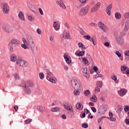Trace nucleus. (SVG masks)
Here are the masks:
<instances>
[{
  "instance_id": "obj_1",
  "label": "nucleus",
  "mask_w": 129,
  "mask_h": 129,
  "mask_svg": "<svg viewBox=\"0 0 129 129\" xmlns=\"http://www.w3.org/2000/svg\"><path fill=\"white\" fill-rule=\"evenodd\" d=\"M72 87L75 89L74 94L76 96L79 95L80 92L82 91V85L76 78H73L72 79Z\"/></svg>"
},
{
  "instance_id": "obj_2",
  "label": "nucleus",
  "mask_w": 129,
  "mask_h": 129,
  "mask_svg": "<svg viewBox=\"0 0 129 129\" xmlns=\"http://www.w3.org/2000/svg\"><path fill=\"white\" fill-rule=\"evenodd\" d=\"M16 64L19 67H29L30 65L29 62L22 58H18L16 61Z\"/></svg>"
},
{
  "instance_id": "obj_3",
  "label": "nucleus",
  "mask_w": 129,
  "mask_h": 129,
  "mask_svg": "<svg viewBox=\"0 0 129 129\" xmlns=\"http://www.w3.org/2000/svg\"><path fill=\"white\" fill-rule=\"evenodd\" d=\"M114 38L116 41V43L119 46H121L123 45V43H124V39L123 38L119 37V33L118 32H115L114 33Z\"/></svg>"
},
{
  "instance_id": "obj_4",
  "label": "nucleus",
  "mask_w": 129,
  "mask_h": 129,
  "mask_svg": "<svg viewBox=\"0 0 129 129\" xmlns=\"http://www.w3.org/2000/svg\"><path fill=\"white\" fill-rule=\"evenodd\" d=\"M90 9V6L87 5L86 7L83 8L81 9L80 12H79V16L80 17H84L88 13V11Z\"/></svg>"
},
{
  "instance_id": "obj_5",
  "label": "nucleus",
  "mask_w": 129,
  "mask_h": 129,
  "mask_svg": "<svg viewBox=\"0 0 129 129\" xmlns=\"http://www.w3.org/2000/svg\"><path fill=\"white\" fill-rule=\"evenodd\" d=\"M2 29L7 34H10V33L13 32V27L9 24H3L2 25Z\"/></svg>"
},
{
  "instance_id": "obj_6",
  "label": "nucleus",
  "mask_w": 129,
  "mask_h": 129,
  "mask_svg": "<svg viewBox=\"0 0 129 129\" xmlns=\"http://www.w3.org/2000/svg\"><path fill=\"white\" fill-rule=\"evenodd\" d=\"M81 71L85 77L87 78V79H89L90 76L88 71L87 70V67L86 66H83L81 69Z\"/></svg>"
},
{
  "instance_id": "obj_7",
  "label": "nucleus",
  "mask_w": 129,
  "mask_h": 129,
  "mask_svg": "<svg viewBox=\"0 0 129 129\" xmlns=\"http://www.w3.org/2000/svg\"><path fill=\"white\" fill-rule=\"evenodd\" d=\"M98 113L101 115L102 114H104V113H105V112L106 111V106L105 105L100 106L98 108Z\"/></svg>"
},
{
  "instance_id": "obj_8",
  "label": "nucleus",
  "mask_w": 129,
  "mask_h": 129,
  "mask_svg": "<svg viewBox=\"0 0 129 129\" xmlns=\"http://www.w3.org/2000/svg\"><path fill=\"white\" fill-rule=\"evenodd\" d=\"M2 12L4 14H9L10 12V7L8 4L5 3L2 7Z\"/></svg>"
},
{
  "instance_id": "obj_9",
  "label": "nucleus",
  "mask_w": 129,
  "mask_h": 129,
  "mask_svg": "<svg viewBox=\"0 0 129 129\" xmlns=\"http://www.w3.org/2000/svg\"><path fill=\"white\" fill-rule=\"evenodd\" d=\"M63 58L67 64H70V63H71V58L69 56V54L68 53H66L63 54Z\"/></svg>"
},
{
  "instance_id": "obj_10",
  "label": "nucleus",
  "mask_w": 129,
  "mask_h": 129,
  "mask_svg": "<svg viewBox=\"0 0 129 129\" xmlns=\"http://www.w3.org/2000/svg\"><path fill=\"white\" fill-rule=\"evenodd\" d=\"M27 46L28 47L34 46V39L31 36L27 37Z\"/></svg>"
},
{
  "instance_id": "obj_11",
  "label": "nucleus",
  "mask_w": 129,
  "mask_h": 129,
  "mask_svg": "<svg viewBox=\"0 0 129 129\" xmlns=\"http://www.w3.org/2000/svg\"><path fill=\"white\" fill-rule=\"evenodd\" d=\"M62 37L63 39H64V40L69 39V38H70V32L64 30L62 34Z\"/></svg>"
},
{
  "instance_id": "obj_12",
  "label": "nucleus",
  "mask_w": 129,
  "mask_h": 129,
  "mask_svg": "<svg viewBox=\"0 0 129 129\" xmlns=\"http://www.w3.org/2000/svg\"><path fill=\"white\" fill-rule=\"evenodd\" d=\"M10 45H21V41L20 40L16 39L13 38L11 40V41L9 42Z\"/></svg>"
},
{
  "instance_id": "obj_13",
  "label": "nucleus",
  "mask_w": 129,
  "mask_h": 129,
  "mask_svg": "<svg viewBox=\"0 0 129 129\" xmlns=\"http://www.w3.org/2000/svg\"><path fill=\"white\" fill-rule=\"evenodd\" d=\"M44 71L45 72V75H46V78L47 80V79L50 78V77H52L53 76V73L50 71V70L48 69H45Z\"/></svg>"
},
{
  "instance_id": "obj_14",
  "label": "nucleus",
  "mask_w": 129,
  "mask_h": 129,
  "mask_svg": "<svg viewBox=\"0 0 129 129\" xmlns=\"http://www.w3.org/2000/svg\"><path fill=\"white\" fill-rule=\"evenodd\" d=\"M98 26L103 31V32H106V31H107V27H106V26H105L103 23L101 22H99Z\"/></svg>"
},
{
  "instance_id": "obj_15",
  "label": "nucleus",
  "mask_w": 129,
  "mask_h": 129,
  "mask_svg": "<svg viewBox=\"0 0 129 129\" xmlns=\"http://www.w3.org/2000/svg\"><path fill=\"white\" fill-rule=\"evenodd\" d=\"M18 56L16 53H12L10 56V61L11 62H17Z\"/></svg>"
},
{
  "instance_id": "obj_16",
  "label": "nucleus",
  "mask_w": 129,
  "mask_h": 129,
  "mask_svg": "<svg viewBox=\"0 0 129 129\" xmlns=\"http://www.w3.org/2000/svg\"><path fill=\"white\" fill-rule=\"evenodd\" d=\"M100 2L97 3L91 9V13L96 12L99 8H100Z\"/></svg>"
},
{
  "instance_id": "obj_17",
  "label": "nucleus",
  "mask_w": 129,
  "mask_h": 129,
  "mask_svg": "<svg viewBox=\"0 0 129 129\" xmlns=\"http://www.w3.org/2000/svg\"><path fill=\"white\" fill-rule=\"evenodd\" d=\"M53 26L55 31H59L60 30V24H59L58 22H54Z\"/></svg>"
},
{
  "instance_id": "obj_18",
  "label": "nucleus",
  "mask_w": 129,
  "mask_h": 129,
  "mask_svg": "<svg viewBox=\"0 0 129 129\" xmlns=\"http://www.w3.org/2000/svg\"><path fill=\"white\" fill-rule=\"evenodd\" d=\"M126 90L124 89H121L120 90L118 91V93L120 96H124L126 94Z\"/></svg>"
},
{
  "instance_id": "obj_19",
  "label": "nucleus",
  "mask_w": 129,
  "mask_h": 129,
  "mask_svg": "<svg viewBox=\"0 0 129 129\" xmlns=\"http://www.w3.org/2000/svg\"><path fill=\"white\" fill-rule=\"evenodd\" d=\"M56 3L62 9H66V6H65V4H64V2H63V1L60 0L59 2L57 1Z\"/></svg>"
},
{
  "instance_id": "obj_20",
  "label": "nucleus",
  "mask_w": 129,
  "mask_h": 129,
  "mask_svg": "<svg viewBox=\"0 0 129 129\" xmlns=\"http://www.w3.org/2000/svg\"><path fill=\"white\" fill-rule=\"evenodd\" d=\"M18 18L21 21H23V22L26 21V20H25V16H24V13H23V12L20 11L19 12Z\"/></svg>"
},
{
  "instance_id": "obj_21",
  "label": "nucleus",
  "mask_w": 129,
  "mask_h": 129,
  "mask_svg": "<svg viewBox=\"0 0 129 129\" xmlns=\"http://www.w3.org/2000/svg\"><path fill=\"white\" fill-rule=\"evenodd\" d=\"M24 91L25 93H26V94H30V93H31V89L30 88H29V87L26 86H24Z\"/></svg>"
},
{
  "instance_id": "obj_22",
  "label": "nucleus",
  "mask_w": 129,
  "mask_h": 129,
  "mask_svg": "<svg viewBox=\"0 0 129 129\" xmlns=\"http://www.w3.org/2000/svg\"><path fill=\"white\" fill-rule=\"evenodd\" d=\"M64 109L68 110L70 112H73V107L72 106H68L64 104H63Z\"/></svg>"
},
{
  "instance_id": "obj_23",
  "label": "nucleus",
  "mask_w": 129,
  "mask_h": 129,
  "mask_svg": "<svg viewBox=\"0 0 129 129\" xmlns=\"http://www.w3.org/2000/svg\"><path fill=\"white\" fill-rule=\"evenodd\" d=\"M115 54H116V55H117V56L118 58H119V60H120L121 61H123V56H122V55H121V53H120V52H119V51H116Z\"/></svg>"
},
{
  "instance_id": "obj_24",
  "label": "nucleus",
  "mask_w": 129,
  "mask_h": 129,
  "mask_svg": "<svg viewBox=\"0 0 129 129\" xmlns=\"http://www.w3.org/2000/svg\"><path fill=\"white\" fill-rule=\"evenodd\" d=\"M25 86H27L28 87H33L34 86V83L32 81H28L25 83Z\"/></svg>"
},
{
  "instance_id": "obj_25",
  "label": "nucleus",
  "mask_w": 129,
  "mask_h": 129,
  "mask_svg": "<svg viewBox=\"0 0 129 129\" xmlns=\"http://www.w3.org/2000/svg\"><path fill=\"white\" fill-rule=\"evenodd\" d=\"M48 81L51 82V83H56L57 82V79L55 77H51L48 79H47Z\"/></svg>"
},
{
  "instance_id": "obj_26",
  "label": "nucleus",
  "mask_w": 129,
  "mask_h": 129,
  "mask_svg": "<svg viewBox=\"0 0 129 129\" xmlns=\"http://www.w3.org/2000/svg\"><path fill=\"white\" fill-rule=\"evenodd\" d=\"M76 108L78 110L83 109V105H81V103H78L76 104Z\"/></svg>"
},
{
  "instance_id": "obj_27",
  "label": "nucleus",
  "mask_w": 129,
  "mask_h": 129,
  "mask_svg": "<svg viewBox=\"0 0 129 129\" xmlns=\"http://www.w3.org/2000/svg\"><path fill=\"white\" fill-rule=\"evenodd\" d=\"M128 29H129V20H127L125 23L124 30H125L126 31H128Z\"/></svg>"
},
{
  "instance_id": "obj_28",
  "label": "nucleus",
  "mask_w": 129,
  "mask_h": 129,
  "mask_svg": "<svg viewBox=\"0 0 129 129\" xmlns=\"http://www.w3.org/2000/svg\"><path fill=\"white\" fill-rule=\"evenodd\" d=\"M90 100H91L92 102H96V101H97V97L95 95H93L92 97L90 98Z\"/></svg>"
},
{
  "instance_id": "obj_29",
  "label": "nucleus",
  "mask_w": 129,
  "mask_h": 129,
  "mask_svg": "<svg viewBox=\"0 0 129 129\" xmlns=\"http://www.w3.org/2000/svg\"><path fill=\"white\" fill-rule=\"evenodd\" d=\"M37 109L38 111H40V112H44V111H45V108L43 106H38Z\"/></svg>"
},
{
  "instance_id": "obj_30",
  "label": "nucleus",
  "mask_w": 129,
  "mask_h": 129,
  "mask_svg": "<svg viewBox=\"0 0 129 129\" xmlns=\"http://www.w3.org/2000/svg\"><path fill=\"white\" fill-rule=\"evenodd\" d=\"M127 33V30H124L122 31L120 34H119V37H123L124 36H125L126 35V33Z\"/></svg>"
},
{
  "instance_id": "obj_31",
  "label": "nucleus",
  "mask_w": 129,
  "mask_h": 129,
  "mask_svg": "<svg viewBox=\"0 0 129 129\" xmlns=\"http://www.w3.org/2000/svg\"><path fill=\"white\" fill-rule=\"evenodd\" d=\"M60 109L59 107L52 108L51 109L52 112H60Z\"/></svg>"
},
{
  "instance_id": "obj_32",
  "label": "nucleus",
  "mask_w": 129,
  "mask_h": 129,
  "mask_svg": "<svg viewBox=\"0 0 129 129\" xmlns=\"http://www.w3.org/2000/svg\"><path fill=\"white\" fill-rule=\"evenodd\" d=\"M112 80H113L115 83H117L118 82V81H117V77H116V75H113L111 77Z\"/></svg>"
},
{
  "instance_id": "obj_33",
  "label": "nucleus",
  "mask_w": 129,
  "mask_h": 129,
  "mask_svg": "<svg viewBox=\"0 0 129 129\" xmlns=\"http://www.w3.org/2000/svg\"><path fill=\"white\" fill-rule=\"evenodd\" d=\"M96 87L101 88V87H102V81H99L97 82Z\"/></svg>"
},
{
  "instance_id": "obj_34",
  "label": "nucleus",
  "mask_w": 129,
  "mask_h": 129,
  "mask_svg": "<svg viewBox=\"0 0 129 129\" xmlns=\"http://www.w3.org/2000/svg\"><path fill=\"white\" fill-rule=\"evenodd\" d=\"M90 41L93 43V45L95 46L96 45V39L94 37H92Z\"/></svg>"
},
{
  "instance_id": "obj_35",
  "label": "nucleus",
  "mask_w": 129,
  "mask_h": 129,
  "mask_svg": "<svg viewBox=\"0 0 129 129\" xmlns=\"http://www.w3.org/2000/svg\"><path fill=\"white\" fill-rule=\"evenodd\" d=\"M85 53V51H80L79 53H78L77 54V52L75 53V54L77 55V56H78L79 57H82V56H83V55H84V53Z\"/></svg>"
},
{
  "instance_id": "obj_36",
  "label": "nucleus",
  "mask_w": 129,
  "mask_h": 129,
  "mask_svg": "<svg viewBox=\"0 0 129 129\" xmlns=\"http://www.w3.org/2000/svg\"><path fill=\"white\" fill-rule=\"evenodd\" d=\"M115 17L116 18V20H119V19L121 18V15L120 13H116L115 14Z\"/></svg>"
},
{
  "instance_id": "obj_37",
  "label": "nucleus",
  "mask_w": 129,
  "mask_h": 129,
  "mask_svg": "<svg viewBox=\"0 0 129 129\" xmlns=\"http://www.w3.org/2000/svg\"><path fill=\"white\" fill-rule=\"evenodd\" d=\"M39 77L41 80H44V78H45V74H44L43 73H40L39 74Z\"/></svg>"
},
{
  "instance_id": "obj_38",
  "label": "nucleus",
  "mask_w": 129,
  "mask_h": 129,
  "mask_svg": "<svg viewBox=\"0 0 129 129\" xmlns=\"http://www.w3.org/2000/svg\"><path fill=\"white\" fill-rule=\"evenodd\" d=\"M14 77L16 80H19V79H20V76L19 75L18 73H15L14 74Z\"/></svg>"
},
{
  "instance_id": "obj_39",
  "label": "nucleus",
  "mask_w": 129,
  "mask_h": 129,
  "mask_svg": "<svg viewBox=\"0 0 129 129\" xmlns=\"http://www.w3.org/2000/svg\"><path fill=\"white\" fill-rule=\"evenodd\" d=\"M78 46L79 48H81V49H84V50H85V46H84L83 45V43H82V42H79Z\"/></svg>"
},
{
  "instance_id": "obj_40",
  "label": "nucleus",
  "mask_w": 129,
  "mask_h": 129,
  "mask_svg": "<svg viewBox=\"0 0 129 129\" xmlns=\"http://www.w3.org/2000/svg\"><path fill=\"white\" fill-rule=\"evenodd\" d=\"M123 18H124V19H126V20H128V19H129V12L125 13L123 15Z\"/></svg>"
},
{
  "instance_id": "obj_41",
  "label": "nucleus",
  "mask_w": 129,
  "mask_h": 129,
  "mask_svg": "<svg viewBox=\"0 0 129 129\" xmlns=\"http://www.w3.org/2000/svg\"><path fill=\"white\" fill-rule=\"evenodd\" d=\"M89 27H90V28H91L92 27H95V28H96L97 27V24L94 23H90L89 24Z\"/></svg>"
},
{
  "instance_id": "obj_42",
  "label": "nucleus",
  "mask_w": 129,
  "mask_h": 129,
  "mask_svg": "<svg viewBox=\"0 0 129 129\" xmlns=\"http://www.w3.org/2000/svg\"><path fill=\"white\" fill-rule=\"evenodd\" d=\"M28 20L30 22H34V21H35V18H34V17H33V16L30 15L28 16Z\"/></svg>"
},
{
  "instance_id": "obj_43",
  "label": "nucleus",
  "mask_w": 129,
  "mask_h": 129,
  "mask_svg": "<svg viewBox=\"0 0 129 129\" xmlns=\"http://www.w3.org/2000/svg\"><path fill=\"white\" fill-rule=\"evenodd\" d=\"M126 69H127L126 66H125V65H123L120 67V70L121 71H123V72L125 71Z\"/></svg>"
},
{
  "instance_id": "obj_44",
  "label": "nucleus",
  "mask_w": 129,
  "mask_h": 129,
  "mask_svg": "<svg viewBox=\"0 0 129 129\" xmlns=\"http://www.w3.org/2000/svg\"><path fill=\"white\" fill-rule=\"evenodd\" d=\"M12 44H10V43H9V46L10 47V51L11 53H13V52H14V47H13V45H12Z\"/></svg>"
},
{
  "instance_id": "obj_45",
  "label": "nucleus",
  "mask_w": 129,
  "mask_h": 129,
  "mask_svg": "<svg viewBox=\"0 0 129 129\" xmlns=\"http://www.w3.org/2000/svg\"><path fill=\"white\" fill-rule=\"evenodd\" d=\"M81 3V7H83L84 6V4L86 3V0H79Z\"/></svg>"
},
{
  "instance_id": "obj_46",
  "label": "nucleus",
  "mask_w": 129,
  "mask_h": 129,
  "mask_svg": "<svg viewBox=\"0 0 129 129\" xmlns=\"http://www.w3.org/2000/svg\"><path fill=\"white\" fill-rule=\"evenodd\" d=\"M22 41L23 44H26L28 46V39L26 40L25 38H23Z\"/></svg>"
},
{
  "instance_id": "obj_47",
  "label": "nucleus",
  "mask_w": 129,
  "mask_h": 129,
  "mask_svg": "<svg viewBox=\"0 0 129 129\" xmlns=\"http://www.w3.org/2000/svg\"><path fill=\"white\" fill-rule=\"evenodd\" d=\"M109 117H107L108 119H109V118H112L113 117V114H112V112H109Z\"/></svg>"
},
{
  "instance_id": "obj_48",
  "label": "nucleus",
  "mask_w": 129,
  "mask_h": 129,
  "mask_svg": "<svg viewBox=\"0 0 129 129\" xmlns=\"http://www.w3.org/2000/svg\"><path fill=\"white\" fill-rule=\"evenodd\" d=\"M82 126L84 128H87V127H88V124L84 123L82 124Z\"/></svg>"
},
{
  "instance_id": "obj_49",
  "label": "nucleus",
  "mask_w": 129,
  "mask_h": 129,
  "mask_svg": "<svg viewBox=\"0 0 129 129\" xmlns=\"http://www.w3.org/2000/svg\"><path fill=\"white\" fill-rule=\"evenodd\" d=\"M83 62L84 64H87V63H88V60L87 58H86V57H85L83 58Z\"/></svg>"
},
{
  "instance_id": "obj_50",
  "label": "nucleus",
  "mask_w": 129,
  "mask_h": 129,
  "mask_svg": "<svg viewBox=\"0 0 129 129\" xmlns=\"http://www.w3.org/2000/svg\"><path fill=\"white\" fill-rule=\"evenodd\" d=\"M90 94V91L89 90H86L84 92V94L85 96H87V95H89Z\"/></svg>"
},
{
  "instance_id": "obj_51",
  "label": "nucleus",
  "mask_w": 129,
  "mask_h": 129,
  "mask_svg": "<svg viewBox=\"0 0 129 129\" xmlns=\"http://www.w3.org/2000/svg\"><path fill=\"white\" fill-rule=\"evenodd\" d=\"M84 38H85V39H86V40H91V37H90V36L89 35H84Z\"/></svg>"
},
{
  "instance_id": "obj_52",
  "label": "nucleus",
  "mask_w": 129,
  "mask_h": 129,
  "mask_svg": "<svg viewBox=\"0 0 129 129\" xmlns=\"http://www.w3.org/2000/svg\"><path fill=\"white\" fill-rule=\"evenodd\" d=\"M38 12L39 13H40L41 16H43V15H44V13L43 12V10H42V8H39Z\"/></svg>"
},
{
  "instance_id": "obj_53",
  "label": "nucleus",
  "mask_w": 129,
  "mask_h": 129,
  "mask_svg": "<svg viewBox=\"0 0 129 129\" xmlns=\"http://www.w3.org/2000/svg\"><path fill=\"white\" fill-rule=\"evenodd\" d=\"M122 110H123V107L122 106H121L118 108V112L120 113L121 112V111H122Z\"/></svg>"
},
{
  "instance_id": "obj_54",
  "label": "nucleus",
  "mask_w": 129,
  "mask_h": 129,
  "mask_svg": "<svg viewBox=\"0 0 129 129\" xmlns=\"http://www.w3.org/2000/svg\"><path fill=\"white\" fill-rule=\"evenodd\" d=\"M99 77H102V75L101 74H97L95 76V78L96 79V78H99Z\"/></svg>"
},
{
  "instance_id": "obj_55",
  "label": "nucleus",
  "mask_w": 129,
  "mask_h": 129,
  "mask_svg": "<svg viewBox=\"0 0 129 129\" xmlns=\"http://www.w3.org/2000/svg\"><path fill=\"white\" fill-rule=\"evenodd\" d=\"M27 46L28 45L27 44H21V47L22 48H23V49H27L28 48Z\"/></svg>"
},
{
  "instance_id": "obj_56",
  "label": "nucleus",
  "mask_w": 129,
  "mask_h": 129,
  "mask_svg": "<svg viewBox=\"0 0 129 129\" xmlns=\"http://www.w3.org/2000/svg\"><path fill=\"white\" fill-rule=\"evenodd\" d=\"M95 91L96 93L99 92V91H100V88L98 87H96L95 88Z\"/></svg>"
},
{
  "instance_id": "obj_57",
  "label": "nucleus",
  "mask_w": 129,
  "mask_h": 129,
  "mask_svg": "<svg viewBox=\"0 0 129 129\" xmlns=\"http://www.w3.org/2000/svg\"><path fill=\"white\" fill-rule=\"evenodd\" d=\"M31 121H32L31 119H27V120H25V123L26 124H28V123H30V122H31Z\"/></svg>"
},
{
  "instance_id": "obj_58",
  "label": "nucleus",
  "mask_w": 129,
  "mask_h": 129,
  "mask_svg": "<svg viewBox=\"0 0 129 129\" xmlns=\"http://www.w3.org/2000/svg\"><path fill=\"white\" fill-rule=\"evenodd\" d=\"M106 13L108 16H110L111 15V10H109L106 8Z\"/></svg>"
},
{
  "instance_id": "obj_59",
  "label": "nucleus",
  "mask_w": 129,
  "mask_h": 129,
  "mask_svg": "<svg viewBox=\"0 0 129 129\" xmlns=\"http://www.w3.org/2000/svg\"><path fill=\"white\" fill-rule=\"evenodd\" d=\"M111 9H112V4H109L108 6L107 7V9L111 11Z\"/></svg>"
},
{
  "instance_id": "obj_60",
  "label": "nucleus",
  "mask_w": 129,
  "mask_h": 129,
  "mask_svg": "<svg viewBox=\"0 0 129 129\" xmlns=\"http://www.w3.org/2000/svg\"><path fill=\"white\" fill-rule=\"evenodd\" d=\"M124 110L126 112L127 111H129V107L128 106H125V107L124 108Z\"/></svg>"
},
{
  "instance_id": "obj_61",
  "label": "nucleus",
  "mask_w": 129,
  "mask_h": 129,
  "mask_svg": "<svg viewBox=\"0 0 129 129\" xmlns=\"http://www.w3.org/2000/svg\"><path fill=\"white\" fill-rule=\"evenodd\" d=\"M37 32L39 35H41L42 34V31L40 28L37 29Z\"/></svg>"
},
{
  "instance_id": "obj_62",
  "label": "nucleus",
  "mask_w": 129,
  "mask_h": 129,
  "mask_svg": "<svg viewBox=\"0 0 129 129\" xmlns=\"http://www.w3.org/2000/svg\"><path fill=\"white\" fill-rule=\"evenodd\" d=\"M104 45L105 47H109V42H105L104 43Z\"/></svg>"
},
{
  "instance_id": "obj_63",
  "label": "nucleus",
  "mask_w": 129,
  "mask_h": 129,
  "mask_svg": "<svg viewBox=\"0 0 129 129\" xmlns=\"http://www.w3.org/2000/svg\"><path fill=\"white\" fill-rule=\"evenodd\" d=\"M87 57L88 58L90 61H93V60L92 59V58H91V56H90L89 54H87Z\"/></svg>"
},
{
  "instance_id": "obj_64",
  "label": "nucleus",
  "mask_w": 129,
  "mask_h": 129,
  "mask_svg": "<svg viewBox=\"0 0 129 129\" xmlns=\"http://www.w3.org/2000/svg\"><path fill=\"white\" fill-rule=\"evenodd\" d=\"M91 109L93 111V112H96V108L94 107H92L91 108Z\"/></svg>"
}]
</instances>
